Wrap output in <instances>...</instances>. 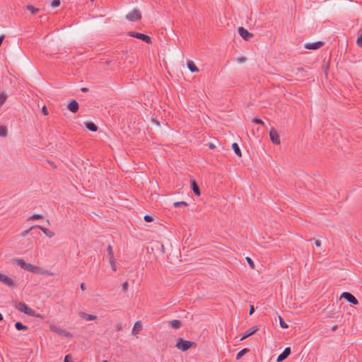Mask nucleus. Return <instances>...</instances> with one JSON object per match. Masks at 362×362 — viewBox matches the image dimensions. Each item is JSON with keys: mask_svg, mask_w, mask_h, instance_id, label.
<instances>
[{"mask_svg": "<svg viewBox=\"0 0 362 362\" xmlns=\"http://www.w3.org/2000/svg\"><path fill=\"white\" fill-rule=\"evenodd\" d=\"M81 90L82 92H83V93H86V92H88V88H85V87H83V88H81Z\"/></svg>", "mask_w": 362, "mask_h": 362, "instance_id": "603ef678", "label": "nucleus"}, {"mask_svg": "<svg viewBox=\"0 0 362 362\" xmlns=\"http://www.w3.org/2000/svg\"><path fill=\"white\" fill-rule=\"evenodd\" d=\"M279 324H280L281 327L284 328V329L288 327V325L285 322V321L281 316H279Z\"/></svg>", "mask_w": 362, "mask_h": 362, "instance_id": "f704fd0d", "label": "nucleus"}, {"mask_svg": "<svg viewBox=\"0 0 362 362\" xmlns=\"http://www.w3.org/2000/svg\"><path fill=\"white\" fill-rule=\"evenodd\" d=\"M16 308L21 312L29 315V316H35V317H39L42 318V317L40 315H36L35 311L33 310L32 308L28 307L25 303L23 302H19L16 305Z\"/></svg>", "mask_w": 362, "mask_h": 362, "instance_id": "f257e3e1", "label": "nucleus"}, {"mask_svg": "<svg viewBox=\"0 0 362 362\" xmlns=\"http://www.w3.org/2000/svg\"><path fill=\"white\" fill-rule=\"evenodd\" d=\"M85 127L90 132H96L98 130V126L93 122H84Z\"/></svg>", "mask_w": 362, "mask_h": 362, "instance_id": "6ab92c4d", "label": "nucleus"}, {"mask_svg": "<svg viewBox=\"0 0 362 362\" xmlns=\"http://www.w3.org/2000/svg\"><path fill=\"white\" fill-rule=\"evenodd\" d=\"M195 343L194 341L185 340L182 338L180 337L177 340L175 346L182 351H186L189 350L191 347H192L193 345Z\"/></svg>", "mask_w": 362, "mask_h": 362, "instance_id": "f03ea898", "label": "nucleus"}, {"mask_svg": "<svg viewBox=\"0 0 362 362\" xmlns=\"http://www.w3.org/2000/svg\"><path fill=\"white\" fill-rule=\"evenodd\" d=\"M95 1V0H90V1H92V2H93V1Z\"/></svg>", "mask_w": 362, "mask_h": 362, "instance_id": "4d7b16f0", "label": "nucleus"}, {"mask_svg": "<svg viewBox=\"0 0 362 362\" xmlns=\"http://www.w3.org/2000/svg\"><path fill=\"white\" fill-rule=\"evenodd\" d=\"M122 325H121V324H118V325H116V329H117V331H119V330L122 329Z\"/></svg>", "mask_w": 362, "mask_h": 362, "instance_id": "3c124183", "label": "nucleus"}, {"mask_svg": "<svg viewBox=\"0 0 362 362\" xmlns=\"http://www.w3.org/2000/svg\"><path fill=\"white\" fill-rule=\"evenodd\" d=\"M144 219L146 222L150 223L152 222L154 220V217L151 215H145L144 217Z\"/></svg>", "mask_w": 362, "mask_h": 362, "instance_id": "4c0bfd02", "label": "nucleus"}, {"mask_svg": "<svg viewBox=\"0 0 362 362\" xmlns=\"http://www.w3.org/2000/svg\"><path fill=\"white\" fill-rule=\"evenodd\" d=\"M232 149L239 158L242 157L241 150L237 143L232 144Z\"/></svg>", "mask_w": 362, "mask_h": 362, "instance_id": "4be33fe9", "label": "nucleus"}, {"mask_svg": "<svg viewBox=\"0 0 362 362\" xmlns=\"http://www.w3.org/2000/svg\"><path fill=\"white\" fill-rule=\"evenodd\" d=\"M190 187H191V189H192V191L194 192V193L197 196H200L201 191L199 189V186L197 182L194 179H192L190 180Z\"/></svg>", "mask_w": 362, "mask_h": 362, "instance_id": "4468645a", "label": "nucleus"}, {"mask_svg": "<svg viewBox=\"0 0 362 362\" xmlns=\"http://www.w3.org/2000/svg\"><path fill=\"white\" fill-rule=\"evenodd\" d=\"M358 37L356 41L357 45L360 47H362V28H361L358 31Z\"/></svg>", "mask_w": 362, "mask_h": 362, "instance_id": "cd10ccee", "label": "nucleus"}, {"mask_svg": "<svg viewBox=\"0 0 362 362\" xmlns=\"http://www.w3.org/2000/svg\"><path fill=\"white\" fill-rule=\"evenodd\" d=\"M34 274H41V275H47V276H54V273L51 272L50 270H47L43 268L37 266V269L35 270Z\"/></svg>", "mask_w": 362, "mask_h": 362, "instance_id": "2eb2a0df", "label": "nucleus"}, {"mask_svg": "<svg viewBox=\"0 0 362 362\" xmlns=\"http://www.w3.org/2000/svg\"><path fill=\"white\" fill-rule=\"evenodd\" d=\"M246 60V58L244 57H238V61L239 63H244Z\"/></svg>", "mask_w": 362, "mask_h": 362, "instance_id": "a18cd8bd", "label": "nucleus"}, {"mask_svg": "<svg viewBox=\"0 0 362 362\" xmlns=\"http://www.w3.org/2000/svg\"><path fill=\"white\" fill-rule=\"evenodd\" d=\"M37 269V266L35 265H33L30 263H27L26 264V266H25V268L24 269V270H26V271H28V272H30L32 273H35V272H36L35 270Z\"/></svg>", "mask_w": 362, "mask_h": 362, "instance_id": "b1692460", "label": "nucleus"}, {"mask_svg": "<svg viewBox=\"0 0 362 362\" xmlns=\"http://www.w3.org/2000/svg\"><path fill=\"white\" fill-rule=\"evenodd\" d=\"M80 287L82 291H85L86 288L85 283H81Z\"/></svg>", "mask_w": 362, "mask_h": 362, "instance_id": "8fccbe9b", "label": "nucleus"}, {"mask_svg": "<svg viewBox=\"0 0 362 362\" xmlns=\"http://www.w3.org/2000/svg\"><path fill=\"white\" fill-rule=\"evenodd\" d=\"M169 325L174 329H180L182 325L179 320H173L168 322Z\"/></svg>", "mask_w": 362, "mask_h": 362, "instance_id": "aec40b11", "label": "nucleus"}, {"mask_svg": "<svg viewBox=\"0 0 362 362\" xmlns=\"http://www.w3.org/2000/svg\"><path fill=\"white\" fill-rule=\"evenodd\" d=\"M173 206L175 207V208H178L180 206H188V204L186 202H184V201H182V202H176L173 204Z\"/></svg>", "mask_w": 362, "mask_h": 362, "instance_id": "473e14b6", "label": "nucleus"}, {"mask_svg": "<svg viewBox=\"0 0 362 362\" xmlns=\"http://www.w3.org/2000/svg\"><path fill=\"white\" fill-rule=\"evenodd\" d=\"M252 122L255 124H261V125H264V122H263V120L259 118V117H255L253 118L252 119Z\"/></svg>", "mask_w": 362, "mask_h": 362, "instance_id": "c9c22d12", "label": "nucleus"}, {"mask_svg": "<svg viewBox=\"0 0 362 362\" xmlns=\"http://www.w3.org/2000/svg\"><path fill=\"white\" fill-rule=\"evenodd\" d=\"M340 298L345 299L347 302L350 303L351 305H358V300L356 298L349 292H343L341 294Z\"/></svg>", "mask_w": 362, "mask_h": 362, "instance_id": "39448f33", "label": "nucleus"}, {"mask_svg": "<svg viewBox=\"0 0 362 362\" xmlns=\"http://www.w3.org/2000/svg\"><path fill=\"white\" fill-rule=\"evenodd\" d=\"M107 254L109 256V259L115 258L114 254H113V250H112V247L111 245H108V246L107 247Z\"/></svg>", "mask_w": 362, "mask_h": 362, "instance_id": "c85d7f7f", "label": "nucleus"}, {"mask_svg": "<svg viewBox=\"0 0 362 362\" xmlns=\"http://www.w3.org/2000/svg\"><path fill=\"white\" fill-rule=\"evenodd\" d=\"M187 64V67H188L189 70L191 72H198L199 71V69L197 68V66L195 65V64L192 61H188Z\"/></svg>", "mask_w": 362, "mask_h": 362, "instance_id": "412c9836", "label": "nucleus"}, {"mask_svg": "<svg viewBox=\"0 0 362 362\" xmlns=\"http://www.w3.org/2000/svg\"><path fill=\"white\" fill-rule=\"evenodd\" d=\"M67 108L73 113L77 112L79 108L78 102L75 99H71L68 103Z\"/></svg>", "mask_w": 362, "mask_h": 362, "instance_id": "1a4fd4ad", "label": "nucleus"}, {"mask_svg": "<svg viewBox=\"0 0 362 362\" xmlns=\"http://www.w3.org/2000/svg\"><path fill=\"white\" fill-rule=\"evenodd\" d=\"M64 362H72V361L71 360V356L70 355H66L65 357H64Z\"/></svg>", "mask_w": 362, "mask_h": 362, "instance_id": "c03bdc74", "label": "nucleus"}, {"mask_svg": "<svg viewBox=\"0 0 362 362\" xmlns=\"http://www.w3.org/2000/svg\"><path fill=\"white\" fill-rule=\"evenodd\" d=\"M60 5V0H53L51 3V6L53 8L58 7Z\"/></svg>", "mask_w": 362, "mask_h": 362, "instance_id": "79ce46f5", "label": "nucleus"}, {"mask_svg": "<svg viewBox=\"0 0 362 362\" xmlns=\"http://www.w3.org/2000/svg\"><path fill=\"white\" fill-rule=\"evenodd\" d=\"M16 261L17 262L18 265L21 267V268L23 269L25 268L27 262H25L23 259H17Z\"/></svg>", "mask_w": 362, "mask_h": 362, "instance_id": "2f4dec72", "label": "nucleus"}, {"mask_svg": "<svg viewBox=\"0 0 362 362\" xmlns=\"http://www.w3.org/2000/svg\"><path fill=\"white\" fill-rule=\"evenodd\" d=\"M245 259H246L247 262V263H248V264L250 265V267L252 269H255V263H254L253 260H252L250 257H247Z\"/></svg>", "mask_w": 362, "mask_h": 362, "instance_id": "58836bf2", "label": "nucleus"}, {"mask_svg": "<svg viewBox=\"0 0 362 362\" xmlns=\"http://www.w3.org/2000/svg\"><path fill=\"white\" fill-rule=\"evenodd\" d=\"M254 312H255V307H254V305H251L250 306L249 315H252L254 313Z\"/></svg>", "mask_w": 362, "mask_h": 362, "instance_id": "37998d69", "label": "nucleus"}, {"mask_svg": "<svg viewBox=\"0 0 362 362\" xmlns=\"http://www.w3.org/2000/svg\"><path fill=\"white\" fill-rule=\"evenodd\" d=\"M109 262H110V264L112 269L113 271H116L117 270V266H116V264H115V258L109 259Z\"/></svg>", "mask_w": 362, "mask_h": 362, "instance_id": "e433bc0d", "label": "nucleus"}, {"mask_svg": "<svg viewBox=\"0 0 362 362\" xmlns=\"http://www.w3.org/2000/svg\"><path fill=\"white\" fill-rule=\"evenodd\" d=\"M258 330L259 327L257 326L252 327L243 334V337L240 338V341L245 340V339L254 334Z\"/></svg>", "mask_w": 362, "mask_h": 362, "instance_id": "f8f14e48", "label": "nucleus"}, {"mask_svg": "<svg viewBox=\"0 0 362 362\" xmlns=\"http://www.w3.org/2000/svg\"><path fill=\"white\" fill-rule=\"evenodd\" d=\"M127 35H128V36L141 40L142 41H144L148 44H151L152 42L151 38L146 34H143V33H137V32H134V31H130L128 33Z\"/></svg>", "mask_w": 362, "mask_h": 362, "instance_id": "7ed1b4c3", "label": "nucleus"}, {"mask_svg": "<svg viewBox=\"0 0 362 362\" xmlns=\"http://www.w3.org/2000/svg\"><path fill=\"white\" fill-rule=\"evenodd\" d=\"M291 348L290 347H286L284 350V351L278 356L276 361L277 362L283 361L286 358H288V356L291 354Z\"/></svg>", "mask_w": 362, "mask_h": 362, "instance_id": "ddd939ff", "label": "nucleus"}, {"mask_svg": "<svg viewBox=\"0 0 362 362\" xmlns=\"http://www.w3.org/2000/svg\"><path fill=\"white\" fill-rule=\"evenodd\" d=\"M315 246H316V247H320V246L321 245V242H320V240H316L315 241Z\"/></svg>", "mask_w": 362, "mask_h": 362, "instance_id": "09e8293b", "label": "nucleus"}, {"mask_svg": "<svg viewBox=\"0 0 362 362\" xmlns=\"http://www.w3.org/2000/svg\"><path fill=\"white\" fill-rule=\"evenodd\" d=\"M15 327L18 331H26L28 329V327L23 325L21 322H16L15 323Z\"/></svg>", "mask_w": 362, "mask_h": 362, "instance_id": "5701e85b", "label": "nucleus"}, {"mask_svg": "<svg viewBox=\"0 0 362 362\" xmlns=\"http://www.w3.org/2000/svg\"><path fill=\"white\" fill-rule=\"evenodd\" d=\"M51 329L55 332L56 333L59 334V335H63L67 338H71L73 337V335L70 332H66V330L62 329L56 326L51 327Z\"/></svg>", "mask_w": 362, "mask_h": 362, "instance_id": "9b49d317", "label": "nucleus"}, {"mask_svg": "<svg viewBox=\"0 0 362 362\" xmlns=\"http://www.w3.org/2000/svg\"><path fill=\"white\" fill-rule=\"evenodd\" d=\"M296 75H299V80H304L306 76V71L303 67H298L296 71H292Z\"/></svg>", "mask_w": 362, "mask_h": 362, "instance_id": "dca6fc26", "label": "nucleus"}, {"mask_svg": "<svg viewBox=\"0 0 362 362\" xmlns=\"http://www.w3.org/2000/svg\"><path fill=\"white\" fill-rule=\"evenodd\" d=\"M1 107L0 106V108H1Z\"/></svg>", "mask_w": 362, "mask_h": 362, "instance_id": "13d9d810", "label": "nucleus"}, {"mask_svg": "<svg viewBox=\"0 0 362 362\" xmlns=\"http://www.w3.org/2000/svg\"><path fill=\"white\" fill-rule=\"evenodd\" d=\"M3 320V315L0 313V321Z\"/></svg>", "mask_w": 362, "mask_h": 362, "instance_id": "5fc2aeb1", "label": "nucleus"}, {"mask_svg": "<svg viewBox=\"0 0 362 362\" xmlns=\"http://www.w3.org/2000/svg\"><path fill=\"white\" fill-rule=\"evenodd\" d=\"M42 112L44 115H48V111H47V107L45 106H44L42 108Z\"/></svg>", "mask_w": 362, "mask_h": 362, "instance_id": "49530a36", "label": "nucleus"}, {"mask_svg": "<svg viewBox=\"0 0 362 362\" xmlns=\"http://www.w3.org/2000/svg\"><path fill=\"white\" fill-rule=\"evenodd\" d=\"M337 325H334L333 326L332 328H331V331L334 332V331H336L337 329Z\"/></svg>", "mask_w": 362, "mask_h": 362, "instance_id": "864d4df0", "label": "nucleus"}, {"mask_svg": "<svg viewBox=\"0 0 362 362\" xmlns=\"http://www.w3.org/2000/svg\"><path fill=\"white\" fill-rule=\"evenodd\" d=\"M126 18L129 21H136L141 18V12L138 9L134 8L126 16Z\"/></svg>", "mask_w": 362, "mask_h": 362, "instance_id": "423d86ee", "label": "nucleus"}, {"mask_svg": "<svg viewBox=\"0 0 362 362\" xmlns=\"http://www.w3.org/2000/svg\"><path fill=\"white\" fill-rule=\"evenodd\" d=\"M208 146H209V148H211V149H214V148H216V146H215L213 143H209V144H208Z\"/></svg>", "mask_w": 362, "mask_h": 362, "instance_id": "de8ad7c7", "label": "nucleus"}, {"mask_svg": "<svg viewBox=\"0 0 362 362\" xmlns=\"http://www.w3.org/2000/svg\"><path fill=\"white\" fill-rule=\"evenodd\" d=\"M269 137L270 140L274 144L279 145L281 143L280 137L278 132L274 128L272 127L269 131Z\"/></svg>", "mask_w": 362, "mask_h": 362, "instance_id": "0eeeda50", "label": "nucleus"}, {"mask_svg": "<svg viewBox=\"0 0 362 362\" xmlns=\"http://www.w3.org/2000/svg\"><path fill=\"white\" fill-rule=\"evenodd\" d=\"M6 99H7V95L5 93H0V106L1 107L6 102Z\"/></svg>", "mask_w": 362, "mask_h": 362, "instance_id": "c756f323", "label": "nucleus"}, {"mask_svg": "<svg viewBox=\"0 0 362 362\" xmlns=\"http://www.w3.org/2000/svg\"><path fill=\"white\" fill-rule=\"evenodd\" d=\"M27 9L30 11L33 14H35L39 11L37 8H35L33 5H28Z\"/></svg>", "mask_w": 362, "mask_h": 362, "instance_id": "72a5a7b5", "label": "nucleus"}, {"mask_svg": "<svg viewBox=\"0 0 362 362\" xmlns=\"http://www.w3.org/2000/svg\"><path fill=\"white\" fill-rule=\"evenodd\" d=\"M325 45L322 41H317L312 43H306L304 47L308 49H317L322 47Z\"/></svg>", "mask_w": 362, "mask_h": 362, "instance_id": "9d476101", "label": "nucleus"}, {"mask_svg": "<svg viewBox=\"0 0 362 362\" xmlns=\"http://www.w3.org/2000/svg\"><path fill=\"white\" fill-rule=\"evenodd\" d=\"M42 216L40 215V214H33V216H31L30 218H29V220H38V219H42Z\"/></svg>", "mask_w": 362, "mask_h": 362, "instance_id": "a19ab883", "label": "nucleus"}, {"mask_svg": "<svg viewBox=\"0 0 362 362\" xmlns=\"http://www.w3.org/2000/svg\"><path fill=\"white\" fill-rule=\"evenodd\" d=\"M79 316L87 321L94 320L97 319L96 315L88 314L84 312H80Z\"/></svg>", "mask_w": 362, "mask_h": 362, "instance_id": "f3484780", "label": "nucleus"}, {"mask_svg": "<svg viewBox=\"0 0 362 362\" xmlns=\"http://www.w3.org/2000/svg\"><path fill=\"white\" fill-rule=\"evenodd\" d=\"M0 281H1L5 285L11 287V288H16L17 287V284L14 280H13L11 278L8 276L6 274L0 273Z\"/></svg>", "mask_w": 362, "mask_h": 362, "instance_id": "20e7f679", "label": "nucleus"}, {"mask_svg": "<svg viewBox=\"0 0 362 362\" xmlns=\"http://www.w3.org/2000/svg\"><path fill=\"white\" fill-rule=\"evenodd\" d=\"M128 287H129V284H128L127 281H124V282L122 283V291L124 293L127 292Z\"/></svg>", "mask_w": 362, "mask_h": 362, "instance_id": "ea45409f", "label": "nucleus"}, {"mask_svg": "<svg viewBox=\"0 0 362 362\" xmlns=\"http://www.w3.org/2000/svg\"><path fill=\"white\" fill-rule=\"evenodd\" d=\"M34 229H37V226L36 225L35 226H33L32 227H30V228L23 231L21 233V235L22 237H25L26 235H28L30 232H31Z\"/></svg>", "mask_w": 362, "mask_h": 362, "instance_id": "7c9ffc66", "label": "nucleus"}, {"mask_svg": "<svg viewBox=\"0 0 362 362\" xmlns=\"http://www.w3.org/2000/svg\"><path fill=\"white\" fill-rule=\"evenodd\" d=\"M142 329V324L141 321H136L134 324V329L132 330V334L134 336H136L137 333L135 332V329Z\"/></svg>", "mask_w": 362, "mask_h": 362, "instance_id": "a878e982", "label": "nucleus"}, {"mask_svg": "<svg viewBox=\"0 0 362 362\" xmlns=\"http://www.w3.org/2000/svg\"><path fill=\"white\" fill-rule=\"evenodd\" d=\"M250 351V349H247V348H244L241 351H240L237 355H236V360H239L242 358L243 356H244L245 354H246L247 353H248Z\"/></svg>", "mask_w": 362, "mask_h": 362, "instance_id": "393cba45", "label": "nucleus"}, {"mask_svg": "<svg viewBox=\"0 0 362 362\" xmlns=\"http://www.w3.org/2000/svg\"><path fill=\"white\" fill-rule=\"evenodd\" d=\"M103 362H108V361H106V360H104V361H103Z\"/></svg>", "mask_w": 362, "mask_h": 362, "instance_id": "6e6d98bb", "label": "nucleus"}, {"mask_svg": "<svg viewBox=\"0 0 362 362\" xmlns=\"http://www.w3.org/2000/svg\"><path fill=\"white\" fill-rule=\"evenodd\" d=\"M36 226H37V229L41 230L43 232V233L45 235H47V237L52 238V237H53L54 235V233L51 231V230H49V229H47L46 228H44V227H42L41 226H38V225H36Z\"/></svg>", "mask_w": 362, "mask_h": 362, "instance_id": "a211bd4d", "label": "nucleus"}, {"mask_svg": "<svg viewBox=\"0 0 362 362\" xmlns=\"http://www.w3.org/2000/svg\"><path fill=\"white\" fill-rule=\"evenodd\" d=\"M8 129L6 127L0 126V136L5 137L7 136Z\"/></svg>", "mask_w": 362, "mask_h": 362, "instance_id": "bb28decb", "label": "nucleus"}, {"mask_svg": "<svg viewBox=\"0 0 362 362\" xmlns=\"http://www.w3.org/2000/svg\"><path fill=\"white\" fill-rule=\"evenodd\" d=\"M238 34L241 36L243 39L246 41H249L252 37L253 34L250 33L247 29L243 27H239L238 29Z\"/></svg>", "mask_w": 362, "mask_h": 362, "instance_id": "6e6552de", "label": "nucleus"}]
</instances>
